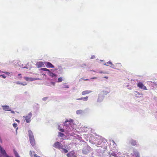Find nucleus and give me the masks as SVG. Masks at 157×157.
<instances>
[{
  "label": "nucleus",
  "instance_id": "nucleus-47",
  "mask_svg": "<svg viewBox=\"0 0 157 157\" xmlns=\"http://www.w3.org/2000/svg\"><path fill=\"white\" fill-rule=\"evenodd\" d=\"M97 78V77H94L91 78V79H96Z\"/></svg>",
  "mask_w": 157,
  "mask_h": 157
},
{
  "label": "nucleus",
  "instance_id": "nucleus-56",
  "mask_svg": "<svg viewBox=\"0 0 157 157\" xmlns=\"http://www.w3.org/2000/svg\"><path fill=\"white\" fill-rule=\"evenodd\" d=\"M91 71H94V72H95V71H94L93 70H92Z\"/></svg>",
  "mask_w": 157,
  "mask_h": 157
},
{
  "label": "nucleus",
  "instance_id": "nucleus-57",
  "mask_svg": "<svg viewBox=\"0 0 157 157\" xmlns=\"http://www.w3.org/2000/svg\"><path fill=\"white\" fill-rule=\"evenodd\" d=\"M128 86H129V85H127L126 86V87H128Z\"/></svg>",
  "mask_w": 157,
  "mask_h": 157
},
{
  "label": "nucleus",
  "instance_id": "nucleus-50",
  "mask_svg": "<svg viewBox=\"0 0 157 157\" xmlns=\"http://www.w3.org/2000/svg\"><path fill=\"white\" fill-rule=\"evenodd\" d=\"M104 78H105V79H108V77L106 76H105Z\"/></svg>",
  "mask_w": 157,
  "mask_h": 157
},
{
  "label": "nucleus",
  "instance_id": "nucleus-46",
  "mask_svg": "<svg viewBox=\"0 0 157 157\" xmlns=\"http://www.w3.org/2000/svg\"><path fill=\"white\" fill-rule=\"evenodd\" d=\"M11 113H13V114H14L15 113V112H14V111H13V110L12 111L11 110Z\"/></svg>",
  "mask_w": 157,
  "mask_h": 157
},
{
  "label": "nucleus",
  "instance_id": "nucleus-2",
  "mask_svg": "<svg viewBox=\"0 0 157 157\" xmlns=\"http://www.w3.org/2000/svg\"><path fill=\"white\" fill-rule=\"evenodd\" d=\"M73 120L70 119L69 120H67L64 123V126L67 127V131L69 132L71 130L70 127L72 128L73 125Z\"/></svg>",
  "mask_w": 157,
  "mask_h": 157
},
{
  "label": "nucleus",
  "instance_id": "nucleus-34",
  "mask_svg": "<svg viewBox=\"0 0 157 157\" xmlns=\"http://www.w3.org/2000/svg\"><path fill=\"white\" fill-rule=\"evenodd\" d=\"M33 153H34V152L33 151H30V152H29V154H30V156H31V157H32L33 156V154H32V153H33Z\"/></svg>",
  "mask_w": 157,
  "mask_h": 157
},
{
  "label": "nucleus",
  "instance_id": "nucleus-15",
  "mask_svg": "<svg viewBox=\"0 0 157 157\" xmlns=\"http://www.w3.org/2000/svg\"><path fill=\"white\" fill-rule=\"evenodd\" d=\"M2 107L3 108V109L5 111H10L11 109L8 105H2Z\"/></svg>",
  "mask_w": 157,
  "mask_h": 157
},
{
  "label": "nucleus",
  "instance_id": "nucleus-4",
  "mask_svg": "<svg viewBox=\"0 0 157 157\" xmlns=\"http://www.w3.org/2000/svg\"><path fill=\"white\" fill-rule=\"evenodd\" d=\"M40 71H46V73L50 77L55 78L57 76V75L54 73L51 72L49 69L46 68H41L40 69Z\"/></svg>",
  "mask_w": 157,
  "mask_h": 157
},
{
  "label": "nucleus",
  "instance_id": "nucleus-9",
  "mask_svg": "<svg viewBox=\"0 0 157 157\" xmlns=\"http://www.w3.org/2000/svg\"><path fill=\"white\" fill-rule=\"evenodd\" d=\"M54 69L56 71L57 73L61 74L62 73L63 70L62 67L60 65H58L57 67H55Z\"/></svg>",
  "mask_w": 157,
  "mask_h": 157
},
{
  "label": "nucleus",
  "instance_id": "nucleus-40",
  "mask_svg": "<svg viewBox=\"0 0 157 157\" xmlns=\"http://www.w3.org/2000/svg\"><path fill=\"white\" fill-rule=\"evenodd\" d=\"M95 58V56L94 55H92L90 57V59H94Z\"/></svg>",
  "mask_w": 157,
  "mask_h": 157
},
{
  "label": "nucleus",
  "instance_id": "nucleus-23",
  "mask_svg": "<svg viewBox=\"0 0 157 157\" xmlns=\"http://www.w3.org/2000/svg\"><path fill=\"white\" fill-rule=\"evenodd\" d=\"M13 152L15 157H20L17 152L15 150H13Z\"/></svg>",
  "mask_w": 157,
  "mask_h": 157
},
{
  "label": "nucleus",
  "instance_id": "nucleus-60",
  "mask_svg": "<svg viewBox=\"0 0 157 157\" xmlns=\"http://www.w3.org/2000/svg\"><path fill=\"white\" fill-rule=\"evenodd\" d=\"M84 65L85 66H86V64H84Z\"/></svg>",
  "mask_w": 157,
  "mask_h": 157
},
{
  "label": "nucleus",
  "instance_id": "nucleus-12",
  "mask_svg": "<svg viewBox=\"0 0 157 157\" xmlns=\"http://www.w3.org/2000/svg\"><path fill=\"white\" fill-rule=\"evenodd\" d=\"M44 64L48 68H55L54 66L51 63L48 62H44Z\"/></svg>",
  "mask_w": 157,
  "mask_h": 157
},
{
  "label": "nucleus",
  "instance_id": "nucleus-45",
  "mask_svg": "<svg viewBox=\"0 0 157 157\" xmlns=\"http://www.w3.org/2000/svg\"><path fill=\"white\" fill-rule=\"evenodd\" d=\"M15 121H17V122H18V123H19L20 122V121H19V120H17V119H16L15 120Z\"/></svg>",
  "mask_w": 157,
  "mask_h": 157
},
{
  "label": "nucleus",
  "instance_id": "nucleus-22",
  "mask_svg": "<svg viewBox=\"0 0 157 157\" xmlns=\"http://www.w3.org/2000/svg\"><path fill=\"white\" fill-rule=\"evenodd\" d=\"M16 83L17 84H20L23 86H25L27 84V83L25 82H21L19 81L17 82Z\"/></svg>",
  "mask_w": 157,
  "mask_h": 157
},
{
  "label": "nucleus",
  "instance_id": "nucleus-5",
  "mask_svg": "<svg viewBox=\"0 0 157 157\" xmlns=\"http://www.w3.org/2000/svg\"><path fill=\"white\" fill-rule=\"evenodd\" d=\"M126 143L128 144H131L133 146H137L138 145L136 140L131 138L127 139Z\"/></svg>",
  "mask_w": 157,
  "mask_h": 157
},
{
  "label": "nucleus",
  "instance_id": "nucleus-52",
  "mask_svg": "<svg viewBox=\"0 0 157 157\" xmlns=\"http://www.w3.org/2000/svg\"><path fill=\"white\" fill-rule=\"evenodd\" d=\"M18 129V127L16 129V133H17V130Z\"/></svg>",
  "mask_w": 157,
  "mask_h": 157
},
{
  "label": "nucleus",
  "instance_id": "nucleus-58",
  "mask_svg": "<svg viewBox=\"0 0 157 157\" xmlns=\"http://www.w3.org/2000/svg\"><path fill=\"white\" fill-rule=\"evenodd\" d=\"M2 71H1L0 70V73H2Z\"/></svg>",
  "mask_w": 157,
  "mask_h": 157
},
{
  "label": "nucleus",
  "instance_id": "nucleus-55",
  "mask_svg": "<svg viewBox=\"0 0 157 157\" xmlns=\"http://www.w3.org/2000/svg\"><path fill=\"white\" fill-rule=\"evenodd\" d=\"M104 65H106V66H108L105 63L104 64Z\"/></svg>",
  "mask_w": 157,
  "mask_h": 157
},
{
  "label": "nucleus",
  "instance_id": "nucleus-7",
  "mask_svg": "<svg viewBox=\"0 0 157 157\" xmlns=\"http://www.w3.org/2000/svg\"><path fill=\"white\" fill-rule=\"evenodd\" d=\"M53 146L56 148L59 149H63V145L61 143L57 141L53 145Z\"/></svg>",
  "mask_w": 157,
  "mask_h": 157
},
{
  "label": "nucleus",
  "instance_id": "nucleus-53",
  "mask_svg": "<svg viewBox=\"0 0 157 157\" xmlns=\"http://www.w3.org/2000/svg\"><path fill=\"white\" fill-rule=\"evenodd\" d=\"M22 68H27V67H22Z\"/></svg>",
  "mask_w": 157,
  "mask_h": 157
},
{
  "label": "nucleus",
  "instance_id": "nucleus-49",
  "mask_svg": "<svg viewBox=\"0 0 157 157\" xmlns=\"http://www.w3.org/2000/svg\"><path fill=\"white\" fill-rule=\"evenodd\" d=\"M18 76H20V78H21V74H18Z\"/></svg>",
  "mask_w": 157,
  "mask_h": 157
},
{
  "label": "nucleus",
  "instance_id": "nucleus-19",
  "mask_svg": "<svg viewBox=\"0 0 157 157\" xmlns=\"http://www.w3.org/2000/svg\"><path fill=\"white\" fill-rule=\"evenodd\" d=\"M92 92L91 90H85L84 91H83L82 93V95H85L86 94H90Z\"/></svg>",
  "mask_w": 157,
  "mask_h": 157
},
{
  "label": "nucleus",
  "instance_id": "nucleus-13",
  "mask_svg": "<svg viewBox=\"0 0 157 157\" xmlns=\"http://www.w3.org/2000/svg\"><path fill=\"white\" fill-rule=\"evenodd\" d=\"M131 155L132 156H135L136 157H140L139 153L137 150L135 149L133 150V152L131 153Z\"/></svg>",
  "mask_w": 157,
  "mask_h": 157
},
{
  "label": "nucleus",
  "instance_id": "nucleus-18",
  "mask_svg": "<svg viewBox=\"0 0 157 157\" xmlns=\"http://www.w3.org/2000/svg\"><path fill=\"white\" fill-rule=\"evenodd\" d=\"M68 157H76L75 153L73 152H70L67 154Z\"/></svg>",
  "mask_w": 157,
  "mask_h": 157
},
{
  "label": "nucleus",
  "instance_id": "nucleus-30",
  "mask_svg": "<svg viewBox=\"0 0 157 157\" xmlns=\"http://www.w3.org/2000/svg\"><path fill=\"white\" fill-rule=\"evenodd\" d=\"M62 149L63 152L65 153H67L68 152L67 150L63 148V149Z\"/></svg>",
  "mask_w": 157,
  "mask_h": 157
},
{
  "label": "nucleus",
  "instance_id": "nucleus-11",
  "mask_svg": "<svg viewBox=\"0 0 157 157\" xmlns=\"http://www.w3.org/2000/svg\"><path fill=\"white\" fill-rule=\"evenodd\" d=\"M137 86L140 89L143 90H147L146 87L141 82L138 83Z\"/></svg>",
  "mask_w": 157,
  "mask_h": 157
},
{
  "label": "nucleus",
  "instance_id": "nucleus-21",
  "mask_svg": "<svg viewBox=\"0 0 157 157\" xmlns=\"http://www.w3.org/2000/svg\"><path fill=\"white\" fill-rule=\"evenodd\" d=\"M88 98V97L87 96H86L85 97H82L80 98H79L77 99V100H83L84 101H86L87 100Z\"/></svg>",
  "mask_w": 157,
  "mask_h": 157
},
{
  "label": "nucleus",
  "instance_id": "nucleus-26",
  "mask_svg": "<svg viewBox=\"0 0 157 157\" xmlns=\"http://www.w3.org/2000/svg\"><path fill=\"white\" fill-rule=\"evenodd\" d=\"M82 129H81V131H84V132H88V130H87V127H84Z\"/></svg>",
  "mask_w": 157,
  "mask_h": 157
},
{
  "label": "nucleus",
  "instance_id": "nucleus-1",
  "mask_svg": "<svg viewBox=\"0 0 157 157\" xmlns=\"http://www.w3.org/2000/svg\"><path fill=\"white\" fill-rule=\"evenodd\" d=\"M96 143L97 144L98 147H101L104 149H106L107 147V143L106 142L105 139L100 136H98L95 138Z\"/></svg>",
  "mask_w": 157,
  "mask_h": 157
},
{
  "label": "nucleus",
  "instance_id": "nucleus-6",
  "mask_svg": "<svg viewBox=\"0 0 157 157\" xmlns=\"http://www.w3.org/2000/svg\"><path fill=\"white\" fill-rule=\"evenodd\" d=\"M32 113L31 112H30L27 115L23 116V118L24 121H25L27 123H29L31 121V118L32 117Z\"/></svg>",
  "mask_w": 157,
  "mask_h": 157
},
{
  "label": "nucleus",
  "instance_id": "nucleus-17",
  "mask_svg": "<svg viewBox=\"0 0 157 157\" xmlns=\"http://www.w3.org/2000/svg\"><path fill=\"white\" fill-rule=\"evenodd\" d=\"M134 95L137 98H140L142 95V94L137 91H135L134 93Z\"/></svg>",
  "mask_w": 157,
  "mask_h": 157
},
{
  "label": "nucleus",
  "instance_id": "nucleus-31",
  "mask_svg": "<svg viewBox=\"0 0 157 157\" xmlns=\"http://www.w3.org/2000/svg\"><path fill=\"white\" fill-rule=\"evenodd\" d=\"M48 98V97H45L42 98V100L43 101H45L47 100V99Z\"/></svg>",
  "mask_w": 157,
  "mask_h": 157
},
{
  "label": "nucleus",
  "instance_id": "nucleus-10",
  "mask_svg": "<svg viewBox=\"0 0 157 157\" xmlns=\"http://www.w3.org/2000/svg\"><path fill=\"white\" fill-rule=\"evenodd\" d=\"M104 96L102 93H100L98 95L97 102H102L104 99Z\"/></svg>",
  "mask_w": 157,
  "mask_h": 157
},
{
  "label": "nucleus",
  "instance_id": "nucleus-27",
  "mask_svg": "<svg viewBox=\"0 0 157 157\" xmlns=\"http://www.w3.org/2000/svg\"><path fill=\"white\" fill-rule=\"evenodd\" d=\"M98 73L100 74H108V72L106 71H100L98 72Z\"/></svg>",
  "mask_w": 157,
  "mask_h": 157
},
{
  "label": "nucleus",
  "instance_id": "nucleus-32",
  "mask_svg": "<svg viewBox=\"0 0 157 157\" xmlns=\"http://www.w3.org/2000/svg\"><path fill=\"white\" fill-rule=\"evenodd\" d=\"M13 126L14 128H15L17 126V124L16 123H13Z\"/></svg>",
  "mask_w": 157,
  "mask_h": 157
},
{
  "label": "nucleus",
  "instance_id": "nucleus-39",
  "mask_svg": "<svg viewBox=\"0 0 157 157\" xmlns=\"http://www.w3.org/2000/svg\"><path fill=\"white\" fill-rule=\"evenodd\" d=\"M107 63L108 64H110V65H113V64L112 63L111 61H109V62H107Z\"/></svg>",
  "mask_w": 157,
  "mask_h": 157
},
{
  "label": "nucleus",
  "instance_id": "nucleus-29",
  "mask_svg": "<svg viewBox=\"0 0 157 157\" xmlns=\"http://www.w3.org/2000/svg\"><path fill=\"white\" fill-rule=\"evenodd\" d=\"M63 81V79H62V78L60 77L58 78V80L57 82H62Z\"/></svg>",
  "mask_w": 157,
  "mask_h": 157
},
{
  "label": "nucleus",
  "instance_id": "nucleus-41",
  "mask_svg": "<svg viewBox=\"0 0 157 157\" xmlns=\"http://www.w3.org/2000/svg\"><path fill=\"white\" fill-rule=\"evenodd\" d=\"M117 65H118V67H121V65L120 63H117Z\"/></svg>",
  "mask_w": 157,
  "mask_h": 157
},
{
  "label": "nucleus",
  "instance_id": "nucleus-43",
  "mask_svg": "<svg viewBox=\"0 0 157 157\" xmlns=\"http://www.w3.org/2000/svg\"><path fill=\"white\" fill-rule=\"evenodd\" d=\"M34 157H40V156H38V155L36 154H35L34 155Z\"/></svg>",
  "mask_w": 157,
  "mask_h": 157
},
{
  "label": "nucleus",
  "instance_id": "nucleus-59",
  "mask_svg": "<svg viewBox=\"0 0 157 157\" xmlns=\"http://www.w3.org/2000/svg\"><path fill=\"white\" fill-rule=\"evenodd\" d=\"M100 60V61H103V60Z\"/></svg>",
  "mask_w": 157,
  "mask_h": 157
},
{
  "label": "nucleus",
  "instance_id": "nucleus-54",
  "mask_svg": "<svg viewBox=\"0 0 157 157\" xmlns=\"http://www.w3.org/2000/svg\"><path fill=\"white\" fill-rule=\"evenodd\" d=\"M156 98V97L155 96H154V99H155V100Z\"/></svg>",
  "mask_w": 157,
  "mask_h": 157
},
{
  "label": "nucleus",
  "instance_id": "nucleus-48",
  "mask_svg": "<svg viewBox=\"0 0 157 157\" xmlns=\"http://www.w3.org/2000/svg\"><path fill=\"white\" fill-rule=\"evenodd\" d=\"M41 73L42 74V75H43L44 76H46V75L44 74V73H42V72H41Z\"/></svg>",
  "mask_w": 157,
  "mask_h": 157
},
{
  "label": "nucleus",
  "instance_id": "nucleus-20",
  "mask_svg": "<svg viewBox=\"0 0 157 157\" xmlns=\"http://www.w3.org/2000/svg\"><path fill=\"white\" fill-rule=\"evenodd\" d=\"M24 79L27 81H33V78H29L27 77H24Z\"/></svg>",
  "mask_w": 157,
  "mask_h": 157
},
{
  "label": "nucleus",
  "instance_id": "nucleus-16",
  "mask_svg": "<svg viewBox=\"0 0 157 157\" xmlns=\"http://www.w3.org/2000/svg\"><path fill=\"white\" fill-rule=\"evenodd\" d=\"M36 65L38 68H39L44 66V64L41 61L38 62L36 63Z\"/></svg>",
  "mask_w": 157,
  "mask_h": 157
},
{
  "label": "nucleus",
  "instance_id": "nucleus-3",
  "mask_svg": "<svg viewBox=\"0 0 157 157\" xmlns=\"http://www.w3.org/2000/svg\"><path fill=\"white\" fill-rule=\"evenodd\" d=\"M28 132L30 142L31 145L33 147L35 145V141L33 133L30 130H29Z\"/></svg>",
  "mask_w": 157,
  "mask_h": 157
},
{
  "label": "nucleus",
  "instance_id": "nucleus-38",
  "mask_svg": "<svg viewBox=\"0 0 157 157\" xmlns=\"http://www.w3.org/2000/svg\"><path fill=\"white\" fill-rule=\"evenodd\" d=\"M38 80H40V79L39 78H33V81Z\"/></svg>",
  "mask_w": 157,
  "mask_h": 157
},
{
  "label": "nucleus",
  "instance_id": "nucleus-14",
  "mask_svg": "<svg viewBox=\"0 0 157 157\" xmlns=\"http://www.w3.org/2000/svg\"><path fill=\"white\" fill-rule=\"evenodd\" d=\"M110 92V90L108 88H106L105 90H102V92L101 93L104 94L105 95H106L108 94Z\"/></svg>",
  "mask_w": 157,
  "mask_h": 157
},
{
  "label": "nucleus",
  "instance_id": "nucleus-42",
  "mask_svg": "<svg viewBox=\"0 0 157 157\" xmlns=\"http://www.w3.org/2000/svg\"><path fill=\"white\" fill-rule=\"evenodd\" d=\"M112 142L113 143V145H114V146H116V143H115V142H114V141L113 140H112Z\"/></svg>",
  "mask_w": 157,
  "mask_h": 157
},
{
  "label": "nucleus",
  "instance_id": "nucleus-51",
  "mask_svg": "<svg viewBox=\"0 0 157 157\" xmlns=\"http://www.w3.org/2000/svg\"><path fill=\"white\" fill-rule=\"evenodd\" d=\"M51 84H52L53 85V86H54L55 85V83L54 82H52Z\"/></svg>",
  "mask_w": 157,
  "mask_h": 157
},
{
  "label": "nucleus",
  "instance_id": "nucleus-24",
  "mask_svg": "<svg viewBox=\"0 0 157 157\" xmlns=\"http://www.w3.org/2000/svg\"><path fill=\"white\" fill-rule=\"evenodd\" d=\"M65 136V135L62 132H59L58 136L61 137H63Z\"/></svg>",
  "mask_w": 157,
  "mask_h": 157
},
{
  "label": "nucleus",
  "instance_id": "nucleus-28",
  "mask_svg": "<svg viewBox=\"0 0 157 157\" xmlns=\"http://www.w3.org/2000/svg\"><path fill=\"white\" fill-rule=\"evenodd\" d=\"M63 88H69V86L66 85V84H63Z\"/></svg>",
  "mask_w": 157,
  "mask_h": 157
},
{
  "label": "nucleus",
  "instance_id": "nucleus-36",
  "mask_svg": "<svg viewBox=\"0 0 157 157\" xmlns=\"http://www.w3.org/2000/svg\"><path fill=\"white\" fill-rule=\"evenodd\" d=\"M59 131L61 132H63L64 131V129L63 128H59Z\"/></svg>",
  "mask_w": 157,
  "mask_h": 157
},
{
  "label": "nucleus",
  "instance_id": "nucleus-33",
  "mask_svg": "<svg viewBox=\"0 0 157 157\" xmlns=\"http://www.w3.org/2000/svg\"><path fill=\"white\" fill-rule=\"evenodd\" d=\"M2 77L3 78H5L6 77V76L5 75H0V77Z\"/></svg>",
  "mask_w": 157,
  "mask_h": 157
},
{
  "label": "nucleus",
  "instance_id": "nucleus-37",
  "mask_svg": "<svg viewBox=\"0 0 157 157\" xmlns=\"http://www.w3.org/2000/svg\"><path fill=\"white\" fill-rule=\"evenodd\" d=\"M2 73H5L6 75H8L10 74L9 72H3V71H2Z\"/></svg>",
  "mask_w": 157,
  "mask_h": 157
},
{
  "label": "nucleus",
  "instance_id": "nucleus-35",
  "mask_svg": "<svg viewBox=\"0 0 157 157\" xmlns=\"http://www.w3.org/2000/svg\"><path fill=\"white\" fill-rule=\"evenodd\" d=\"M82 79L83 80H84V81H88V80H89V79H85L83 78H80L79 79V81L80 82L81 81H82Z\"/></svg>",
  "mask_w": 157,
  "mask_h": 157
},
{
  "label": "nucleus",
  "instance_id": "nucleus-44",
  "mask_svg": "<svg viewBox=\"0 0 157 157\" xmlns=\"http://www.w3.org/2000/svg\"><path fill=\"white\" fill-rule=\"evenodd\" d=\"M112 66L111 67L113 68H114V69H116L114 67V65L113 64V65H111Z\"/></svg>",
  "mask_w": 157,
  "mask_h": 157
},
{
  "label": "nucleus",
  "instance_id": "nucleus-25",
  "mask_svg": "<svg viewBox=\"0 0 157 157\" xmlns=\"http://www.w3.org/2000/svg\"><path fill=\"white\" fill-rule=\"evenodd\" d=\"M82 112V111L81 110H78L76 111V113L77 114H81Z\"/></svg>",
  "mask_w": 157,
  "mask_h": 157
},
{
  "label": "nucleus",
  "instance_id": "nucleus-8",
  "mask_svg": "<svg viewBox=\"0 0 157 157\" xmlns=\"http://www.w3.org/2000/svg\"><path fill=\"white\" fill-rule=\"evenodd\" d=\"M90 147L88 145H86L83 148L82 153L84 154H87L90 152Z\"/></svg>",
  "mask_w": 157,
  "mask_h": 157
}]
</instances>
